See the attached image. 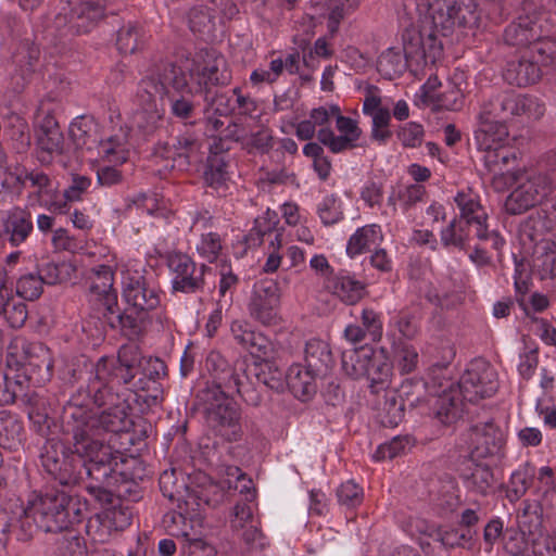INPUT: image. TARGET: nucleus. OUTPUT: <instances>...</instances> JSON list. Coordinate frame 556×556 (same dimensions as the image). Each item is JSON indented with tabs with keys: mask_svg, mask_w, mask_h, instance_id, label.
<instances>
[{
	"mask_svg": "<svg viewBox=\"0 0 556 556\" xmlns=\"http://www.w3.org/2000/svg\"><path fill=\"white\" fill-rule=\"evenodd\" d=\"M136 354L140 358L139 372L135 375L136 380L142 382L141 387L128 388L121 386L100 392L99 382L93 386L96 392V405L103 409L94 417H91V432H109L114 434H129L134 427L130 416L129 399L134 397L141 412L157 406L163 400V387L161 380L167 376V366L160 357L146 356L136 344Z\"/></svg>",
	"mask_w": 556,
	"mask_h": 556,
	"instance_id": "obj_1",
	"label": "nucleus"
},
{
	"mask_svg": "<svg viewBox=\"0 0 556 556\" xmlns=\"http://www.w3.org/2000/svg\"><path fill=\"white\" fill-rule=\"evenodd\" d=\"M88 502L78 494L50 489L34 493L18 513L1 526L20 542H29L38 531L60 533L85 518Z\"/></svg>",
	"mask_w": 556,
	"mask_h": 556,
	"instance_id": "obj_2",
	"label": "nucleus"
},
{
	"mask_svg": "<svg viewBox=\"0 0 556 556\" xmlns=\"http://www.w3.org/2000/svg\"><path fill=\"white\" fill-rule=\"evenodd\" d=\"M232 76L225 58L212 48L200 49L188 68L187 91L199 93L204 106L202 112L231 116L236 111L232 89L222 88L231 83Z\"/></svg>",
	"mask_w": 556,
	"mask_h": 556,
	"instance_id": "obj_3",
	"label": "nucleus"
},
{
	"mask_svg": "<svg viewBox=\"0 0 556 556\" xmlns=\"http://www.w3.org/2000/svg\"><path fill=\"white\" fill-rule=\"evenodd\" d=\"M139 368L140 358L136 354V344H123L116 358L101 356L89 371L86 387H79L65 402L90 409L91 403L96 405V392L92 390L96 382L101 384L100 392L103 395L108 388H142V382L134 378Z\"/></svg>",
	"mask_w": 556,
	"mask_h": 556,
	"instance_id": "obj_4",
	"label": "nucleus"
},
{
	"mask_svg": "<svg viewBox=\"0 0 556 556\" xmlns=\"http://www.w3.org/2000/svg\"><path fill=\"white\" fill-rule=\"evenodd\" d=\"M112 451L102 459L74 451V440L70 445L60 439H48L39 448V462L45 475L62 486H75L91 482V470L101 466L111 468Z\"/></svg>",
	"mask_w": 556,
	"mask_h": 556,
	"instance_id": "obj_5",
	"label": "nucleus"
},
{
	"mask_svg": "<svg viewBox=\"0 0 556 556\" xmlns=\"http://www.w3.org/2000/svg\"><path fill=\"white\" fill-rule=\"evenodd\" d=\"M122 296L128 305L111 317V329L135 338L142 334L149 320V313L161 304V290L152 279L138 271H127L122 281Z\"/></svg>",
	"mask_w": 556,
	"mask_h": 556,
	"instance_id": "obj_6",
	"label": "nucleus"
},
{
	"mask_svg": "<svg viewBox=\"0 0 556 556\" xmlns=\"http://www.w3.org/2000/svg\"><path fill=\"white\" fill-rule=\"evenodd\" d=\"M43 352V346L38 343H30L23 338H15L8 346V365H16L23 368V374L0 371V406L12 405L18 395H23L31 377L27 372L31 368L38 370L48 369L49 364L46 361H38V352Z\"/></svg>",
	"mask_w": 556,
	"mask_h": 556,
	"instance_id": "obj_7",
	"label": "nucleus"
},
{
	"mask_svg": "<svg viewBox=\"0 0 556 556\" xmlns=\"http://www.w3.org/2000/svg\"><path fill=\"white\" fill-rule=\"evenodd\" d=\"M90 472L91 482L85 486V491L102 508L99 514L113 533L123 531L131 523L132 513L113 491L117 476L105 466Z\"/></svg>",
	"mask_w": 556,
	"mask_h": 556,
	"instance_id": "obj_8",
	"label": "nucleus"
},
{
	"mask_svg": "<svg viewBox=\"0 0 556 556\" xmlns=\"http://www.w3.org/2000/svg\"><path fill=\"white\" fill-rule=\"evenodd\" d=\"M418 8L425 11L429 27L443 37L476 24L479 18L476 0H419Z\"/></svg>",
	"mask_w": 556,
	"mask_h": 556,
	"instance_id": "obj_9",
	"label": "nucleus"
},
{
	"mask_svg": "<svg viewBox=\"0 0 556 556\" xmlns=\"http://www.w3.org/2000/svg\"><path fill=\"white\" fill-rule=\"evenodd\" d=\"M200 391L198 399L203 403L206 426L228 442L240 441L243 437L240 406L223 391Z\"/></svg>",
	"mask_w": 556,
	"mask_h": 556,
	"instance_id": "obj_10",
	"label": "nucleus"
},
{
	"mask_svg": "<svg viewBox=\"0 0 556 556\" xmlns=\"http://www.w3.org/2000/svg\"><path fill=\"white\" fill-rule=\"evenodd\" d=\"M514 180L517 186L504 203L509 215H520L541 204L555 189L554 178L548 172H543V168L517 173Z\"/></svg>",
	"mask_w": 556,
	"mask_h": 556,
	"instance_id": "obj_11",
	"label": "nucleus"
},
{
	"mask_svg": "<svg viewBox=\"0 0 556 556\" xmlns=\"http://www.w3.org/2000/svg\"><path fill=\"white\" fill-rule=\"evenodd\" d=\"M551 17V14L539 7L534 0H525L521 13L504 29V42L518 48L532 46L551 31L553 27Z\"/></svg>",
	"mask_w": 556,
	"mask_h": 556,
	"instance_id": "obj_12",
	"label": "nucleus"
},
{
	"mask_svg": "<svg viewBox=\"0 0 556 556\" xmlns=\"http://www.w3.org/2000/svg\"><path fill=\"white\" fill-rule=\"evenodd\" d=\"M513 91L496 90L484 94L478 115L479 126L475 130L473 139L483 142L484 136L506 139L507 121L513 118Z\"/></svg>",
	"mask_w": 556,
	"mask_h": 556,
	"instance_id": "obj_13",
	"label": "nucleus"
},
{
	"mask_svg": "<svg viewBox=\"0 0 556 556\" xmlns=\"http://www.w3.org/2000/svg\"><path fill=\"white\" fill-rule=\"evenodd\" d=\"M89 412V408L64 402L61 418L64 424L65 432L74 440L75 452L94 457L100 455V458L103 459L110 454L112 446L93 438Z\"/></svg>",
	"mask_w": 556,
	"mask_h": 556,
	"instance_id": "obj_14",
	"label": "nucleus"
},
{
	"mask_svg": "<svg viewBox=\"0 0 556 556\" xmlns=\"http://www.w3.org/2000/svg\"><path fill=\"white\" fill-rule=\"evenodd\" d=\"M187 78L188 71L185 72L173 62L165 61L155 65L138 84L136 101L139 109L156 108V96L166 94L168 87L174 90H187Z\"/></svg>",
	"mask_w": 556,
	"mask_h": 556,
	"instance_id": "obj_15",
	"label": "nucleus"
},
{
	"mask_svg": "<svg viewBox=\"0 0 556 556\" xmlns=\"http://www.w3.org/2000/svg\"><path fill=\"white\" fill-rule=\"evenodd\" d=\"M505 437L492 419L470 425L459 437L458 447L471 459L503 455Z\"/></svg>",
	"mask_w": 556,
	"mask_h": 556,
	"instance_id": "obj_16",
	"label": "nucleus"
},
{
	"mask_svg": "<svg viewBox=\"0 0 556 556\" xmlns=\"http://www.w3.org/2000/svg\"><path fill=\"white\" fill-rule=\"evenodd\" d=\"M165 262L172 275L173 292L194 294L205 289V274L211 268L205 264L198 265L191 256L180 251L167 252Z\"/></svg>",
	"mask_w": 556,
	"mask_h": 556,
	"instance_id": "obj_17",
	"label": "nucleus"
},
{
	"mask_svg": "<svg viewBox=\"0 0 556 556\" xmlns=\"http://www.w3.org/2000/svg\"><path fill=\"white\" fill-rule=\"evenodd\" d=\"M456 390L463 400L477 403L493 396L498 389L497 374L483 358L471 361L462 375Z\"/></svg>",
	"mask_w": 556,
	"mask_h": 556,
	"instance_id": "obj_18",
	"label": "nucleus"
},
{
	"mask_svg": "<svg viewBox=\"0 0 556 556\" xmlns=\"http://www.w3.org/2000/svg\"><path fill=\"white\" fill-rule=\"evenodd\" d=\"M114 273L108 265L93 269L88 288V304L94 316L111 327V317L117 313V291L113 287Z\"/></svg>",
	"mask_w": 556,
	"mask_h": 556,
	"instance_id": "obj_19",
	"label": "nucleus"
},
{
	"mask_svg": "<svg viewBox=\"0 0 556 556\" xmlns=\"http://www.w3.org/2000/svg\"><path fill=\"white\" fill-rule=\"evenodd\" d=\"M204 482L202 484H188L186 482L182 472L176 469L164 470L159 479L160 490L162 494L167 497L170 502L185 503V501L191 500L193 495L199 497H223V490L215 483L207 481V478L203 477Z\"/></svg>",
	"mask_w": 556,
	"mask_h": 556,
	"instance_id": "obj_20",
	"label": "nucleus"
},
{
	"mask_svg": "<svg viewBox=\"0 0 556 556\" xmlns=\"http://www.w3.org/2000/svg\"><path fill=\"white\" fill-rule=\"evenodd\" d=\"M206 368L211 376L204 389L201 391H223L226 396L233 394L241 380L248 372L244 362L237 361L230 364L219 352L212 351L206 357Z\"/></svg>",
	"mask_w": 556,
	"mask_h": 556,
	"instance_id": "obj_21",
	"label": "nucleus"
},
{
	"mask_svg": "<svg viewBox=\"0 0 556 556\" xmlns=\"http://www.w3.org/2000/svg\"><path fill=\"white\" fill-rule=\"evenodd\" d=\"M432 28L424 25L419 31L403 33V55L416 65L434 63L442 54L443 45Z\"/></svg>",
	"mask_w": 556,
	"mask_h": 556,
	"instance_id": "obj_22",
	"label": "nucleus"
},
{
	"mask_svg": "<svg viewBox=\"0 0 556 556\" xmlns=\"http://www.w3.org/2000/svg\"><path fill=\"white\" fill-rule=\"evenodd\" d=\"M191 500L177 504V509L166 513L163 517L164 527L175 536L186 540L190 536L192 522L200 519L205 507H215L223 497L193 495Z\"/></svg>",
	"mask_w": 556,
	"mask_h": 556,
	"instance_id": "obj_23",
	"label": "nucleus"
},
{
	"mask_svg": "<svg viewBox=\"0 0 556 556\" xmlns=\"http://www.w3.org/2000/svg\"><path fill=\"white\" fill-rule=\"evenodd\" d=\"M280 305V290L278 282L264 278L257 280L248 304L250 316L262 325H271L276 321Z\"/></svg>",
	"mask_w": 556,
	"mask_h": 556,
	"instance_id": "obj_24",
	"label": "nucleus"
},
{
	"mask_svg": "<svg viewBox=\"0 0 556 556\" xmlns=\"http://www.w3.org/2000/svg\"><path fill=\"white\" fill-rule=\"evenodd\" d=\"M336 127L339 135H336L330 127L319 128L317 140H319L331 153L338 154L362 147L358 143L362 137V129L357 121L341 114V110L336 115Z\"/></svg>",
	"mask_w": 556,
	"mask_h": 556,
	"instance_id": "obj_25",
	"label": "nucleus"
},
{
	"mask_svg": "<svg viewBox=\"0 0 556 556\" xmlns=\"http://www.w3.org/2000/svg\"><path fill=\"white\" fill-rule=\"evenodd\" d=\"M37 125L38 159L41 163H48L53 154L63 152L64 137L52 111L45 105L37 111Z\"/></svg>",
	"mask_w": 556,
	"mask_h": 556,
	"instance_id": "obj_26",
	"label": "nucleus"
},
{
	"mask_svg": "<svg viewBox=\"0 0 556 556\" xmlns=\"http://www.w3.org/2000/svg\"><path fill=\"white\" fill-rule=\"evenodd\" d=\"M504 140L493 136H484L482 144V141L475 139L477 148L482 152L481 161L488 173L503 174L506 170L508 172L509 162L516 161L515 152L501 144Z\"/></svg>",
	"mask_w": 556,
	"mask_h": 556,
	"instance_id": "obj_27",
	"label": "nucleus"
},
{
	"mask_svg": "<svg viewBox=\"0 0 556 556\" xmlns=\"http://www.w3.org/2000/svg\"><path fill=\"white\" fill-rule=\"evenodd\" d=\"M4 241L11 247L24 243L34 230L31 213L15 206L9 210L1 222Z\"/></svg>",
	"mask_w": 556,
	"mask_h": 556,
	"instance_id": "obj_28",
	"label": "nucleus"
},
{
	"mask_svg": "<svg viewBox=\"0 0 556 556\" xmlns=\"http://www.w3.org/2000/svg\"><path fill=\"white\" fill-rule=\"evenodd\" d=\"M71 7V18L75 21L76 33H88L104 17L106 0H65Z\"/></svg>",
	"mask_w": 556,
	"mask_h": 556,
	"instance_id": "obj_29",
	"label": "nucleus"
},
{
	"mask_svg": "<svg viewBox=\"0 0 556 556\" xmlns=\"http://www.w3.org/2000/svg\"><path fill=\"white\" fill-rule=\"evenodd\" d=\"M71 7V18L75 21L76 33H88L104 17L106 0H65Z\"/></svg>",
	"mask_w": 556,
	"mask_h": 556,
	"instance_id": "obj_30",
	"label": "nucleus"
},
{
	"mask_svg": "<svg viewBox=\"0 0 556 556\" xmlns=\"http://www.w3.org/2000/svg\"><path fill=\"white\" fill-rule=\"evenodd\" d=\"M477 460L469 458L460 468L459 478L469 492L486 495L494 484V475L489 465Z\"/></svg>",
	"mask_w": 556,
	"mask_h": 556,
	"instance_id": "obj_31",
	"label": "nucleus"
},
{
	"mask_svg": "<svg viewBox=\"0 0 556 556\" xmlns=\"http://www.w3.org/2000/svg\"><path fill=\"white\" fill-rule=\"evenodd\" d=\"M326 288L348 305L356 304L365 293V285L345 270L331 273L326 279Z\"/></svg>",
	"mask_w": 556,
	"mask_h": 556,
	"instance_id": "obj_32",
	"label": "nucleus"
},
{
	"mask_svg": "<svg viewBox=\"0 0 556 556\" xmlns=\"http://www.w3.org/2000/svg\"><path fill=\"white\" fill-rule=\"evenodd\" d=\"M319 378L323 376L315 375L305 365L292 364L286 372V384L296 399L305 402L316 394Z\"/></svg>",
	"mask_w": 556,
	"mask_h": 556,
	"instance_id": "obj_33",
	"label": "nucleus"
},
{
	"mask_svg": "<svg viewBox=\"0 0 556 556\" xmlns=\"http://www.w3.org/2000/svg\"><path fill=\"white\" fill-rule=\"evenodd\" d=\"M542 71L532 58L521 56L518 60L508 61L503 72V78L511 86L527 87L540 80Z\"/></svg>",
	"mask_w": 556,
	"mask_h": 556,
	"instance_id": "obj_34",
	"label": "nucleus"
},
{
	"mask_svg": "<svg viewBox=\"0 0 556 556\" xmlns=\"http://www.w3.org/2000/svg\"><path fill=\"white\" fill-rule=\"evenodd\" d=\"M454 201L459 210V215L455 217L471 223L475 235L481 236L482 226L488 222V213L482 206L479 195L470 191H459Z\"/></svg>",
	"mask_w": 556,
	"mask_h": 556,
	"instance_id": "obj_35",
	"label": "nucleus"
},
{
	"mask_svg": "<svg viewBox=\"0 0 556 556\" xmlns=\"http://www.w3.org/2000/svg\"><path fill=\"white\" fill-rule=\"evenodd\" d=\"M305 366L315 375L327 376L334 366V358L329 344L320 339H311L304 350Z\"/></svg>",
	"mask_w": 556,
	"mask_h": 556,
	"instance_id": "obj_36",
	"label": "nucleus"
},
{
	"mask_svg": "<svg viewBox=\"0 0 556 556\" xmlns=\"http://www.w3.org/2000/svg\"><path fill=\"white\" fill-rule=\"evenodd\" d=\"M177 93L168 96L169 112L173 117L184 123L185 126L200 125V104L192 98L199 93L187 90H175Z\"/></svg>",
	"mask_w": 556,
	"mask_h": 556,
	"instance_id": "obj_37",
	"label": "nucleus"
},
{
	"mask_svg": "<svg viewBox=\"0 0 556 556\" xmlns=\"http://www.w3.org/2000/svg\"><path fill=\"white\" fill-rule=\"evenodd\" d=\"M374 358L375 350L368 344L344 350L341 356L342 369L352 379L364 378Z\"/></svg>",
	"mask_w": 556,
	"mask_h": 556,
	"instance_id": "obj_38",
	"label": "nucleus"
},
{
	"mask_svg": "<svg viewBox=\"0 0 556 556\" xmlns=\"http://www.w3.org/2000/svg\"><path fill=\"white\" fill-rule=\"evenodd\" d=\"M460 394L451 389L443 392L433 404V415L442 425L450 426L456 422L463 415L464 404Z\"/></svg>",
	"mask_w": 556,
	"mask_h": 556,
	"instance_id": "obj_39",
	"label": "nucleus"
},
{
	"mask_svg": "<svg viewBox=\"0 0 556 556\" xmlns=\"http://www.w3.org/2000/svg\"><path fill=\"white\" fill-rule=\"evenodd\" d=\"M473 225L468 220L454 217L446 227L440 231L441 244L446 248H455L466 251L469 248Z\"/></svg>",
	"mask_w": 556,
	"mask_h": 556,
	"instance_id": "obj_40",
	"label": "nucleus"
},
{
	"mask_svg": "<svg viewBox=\"0 0 556 556\" xmlns=\"http://www.w3.org/2000/svg\"><path fill=\"white\" fill-rule=\"evenodd\" d=\"M383 236L379 225L370 224L356 229L349 238L346 254L353 258L369 250V248L382 241Z\"/></svg>",
	"mask_w": 556,
	"mask_h": 556,
	"instance_id": "obj_41",
	"label": "nucleus"
},
{
	"mask_svg": "<svg viewBox=\"0 0 556 556\" xmlns=\"http://www.w3.org/2000/svg\"><path fill=\"white\" fill-rule=\"evenodd\" d=\"M388 337L392 341L391 353L397 370L403 375L416 370L419 356L415 346L394 334Z\"/></svg>",
	"mask_w": 556,
	"mask_h": 556,
	"instance_id": "obj_42",
	"label": "nucleus"
},
{
	"mask_svg": "<svg viewBox=\"0 0 556 556\" xmlns=\"http://www.w3.org/2000/svg\"><path fill=\"white\" fill-rule=\"evenodd\" d=\"M187 24L193 34L203 39H210L215 30V17L210 10L203 5L190 8L186 14Z\"/></svg>",
	"mask_w": 556,
	"mask_h": 556,
	"instance_id": "obj_43",
	"label": "nucleus"
},
{
	"mask_svg": "<svg viewBox=\"0 0 556 556\" xmlns=\"http://www.w3.org/2000/svg\"><path fill=\"white\" fill-rule=\"evenodd\" d=\"M253 375L256 381L264 387L281 392L286 386V374L273 362L254 363Z\"/></svg>",
	"mask_w": 556,
	"mask_h": 556,
	"instance_id": "obj_44",
	"label": "nucleus"
},
{
	"mask_svg": "<svg viewBox=\"0 0 556 556\" xmlns=\"http://www.w3.org/2000/svg\"><path fill=\"white\" fill-rule=\"evenodd\" d=\"M408 63L401 50L389 48L379 56L377 70L382 77L391 80L401 76L406 71Z\"/></svg>",
	"mask_w": 556,
	"mask_h": 556,
	"instance_id": "obj_45",
	"label": "nucleus"
},
{
	"mask_svg": "<svg viewBox=\"0 0 556 556\" xmlns=\"http://www.w3.org/2000/svg\"><path fill=\"white\" fill-rule=\"evenodd\" d=\"M228 164L222 151L215 150L206 160L203 178L208 187L218 189L228 180Z\"/></svg>",
	"mask_w": 556,
	"mask_h": 556,
	"instance_id": "obj_46",
	"label": "nucleus"
},
{
	"mask_svg": "<svg viewBox=\"0 0 556 556\" xmlns=\"http://www.w3.org/2000/svg\"><path fill=\"white\" fill-rule=\"evenodd\" d=\"M113 459L111 462V468L116 477V482L112 486L115 494L122 500V497H128L130 501H138L141 495L138 490V484L132 480L128 479L126 473L117 469L118 463H123V455L118 450L112 447Z\"/></svg>",
	"mask_w": 556,
	"mask_h": 556,
	"instance_id": "obj_47",
	"label": "nucleus"
},
{
	"mask_svg": "<svg viewBox=\"0 0 556 556\" xmlns=\"http://www.w3.org/2000/svg\"><path fill=\"white\" fill-rule=\"evenodd\" d=\"M384 402L379 408V421L383 427H396L404 418L405 403L397 397L395 391L384 393Z\"/></svg>",
	"mask_w": 556,
	"mask_h": 556,
	"instance_id": "obj_48",
	"label": "nucleus"
},
{
	"mask_svg": "<svg viewBox=\"0 0 556 556\" xmlns=\"http://www.w3.org/2000/svg\"><path fill=\"white\" fill-rule=\"evenodd\" d=\"M174 149V161L180 169H187L191 165L192 155L199 150V136L197 134H182L176 137Z\"/></svg>",
	"mask_w": 556,
	"mask_h": 556,
	"instance_id": "obj_49",
	"label": "nucleus"
},
{
	"mask_svg": "<svg viewBox=\"0 0 556 556\" xmlns=\"http://www.w3.org/2000/svg\"><path fill=\"white\" fill-rule=\"evenodd\" d=\"M127 142L128 135L121 128L118 134L100 142V152L106 161L123 164L128 157Z\"/></svg>",
	"mask_w": 556,
	"mask_h": 556,
	"instance_id": "obj_50",
	"label": "nucleus"
},
{
	"mask_svg": "<svg viewBox=\"0 0 556 556\" xmlns=\"http://www.w3.org/2000/svg\"><path fill=\"white\" fill-rule=\"evenodd\" d=\"M23 424L9 410L0 412V445L12 447L21 442Z\"/></svg>",
	"mask_w": 556,
	"mask_h": 556,
	"instance_id": "obj_51",
	"label": "nucleus"
},
{
	"mask_svg": "<svg viewBox=\"0 0 556 556\" xmlns=\"http://www.w3.org/2000/svg\"><path fill=\"white\" fill-rule=\"evenodd\" d=\"M513 117L526 116L528 118L539 119L544 115L545 105L539 98L529 94H518L513 92Z\"/></svg>",
	"mask_w": 556,
	"mask_h": 556,
	"instance_id": "obj_52",
	"label": "nucleus"
},
{
	"mask_svg": "<svg viewBox=\"0 0 556 556\" xmlns=\"http://www.w3.org/2000/svg\"><path fill=\"white\" fill-rule=\"evenodd\" d=\"M164 112L157 108L138 109L134 115V127L142 135L150 136L154 134L163 122Z\"/></svg>",
	"mask_w": 556,
	"mask_h": 556,
	"instance_id": "obj_53",
	"label": "nucleus"
},
{
	"mask_svg": "<svg viewBox=\"0 0 556 556\" xmlns=\"http://www.w3.org/2000/svg\"><path fill=\"white\" fill-rule=\"evenodd\" d=\"M365 377L369 380V388L371 393L378 394L381 391H389L391 365L383 361L374 358L371 365L368 367V375Z\"/></svg>",
	"mask_w": 556,
	"mask_h": 556,
	"instance_id": "obj_54",
	"label": "nucleus"
},
{
	"mask_svg": "<svg viewBox=\"0 0 556 556\" xmlns=\"http://www.w3.org/2000/svg\"><path fill=\"white\" fill-rule=\"evenodd\" d=\"M142 45L141 29L131 23L121 27L117 31L116 46L121 53L131 54Z\"/></svg>",
	"mask_w": 556,
	"mask_h": 556,
	"instance_id": "obj_55",
	"label": "nucleus"
},
{
	"mask_svg": "<svg viewBox=\"0 0 556 556\" xmlns=\"http://www.w3.org/2000/svg\"><path fill=\"white\" fill-rule=\"evenodd\" d=\"M393 326L402 338L413 340L420 332V318L408 308H403L393 317Z\"/></svg>",
	"mask_w": 556,
	"mask_h": 556,
	"instance_id": "obj_56",
	"label": "nucleus"
},
{
	"mask_svg": "<svg viewBox=\"0 0 556 556\" xmlns=\"http://www.w3.org/2000/svg\"><path fill=\"white\" fill-rule=\"evenodd\" d=\"M547 33L542 39L531 46L532 58L543 66H556V39L549 38Z\"/></svg>",
	"mask_w": 556,
	"mask_h": 556,
	"instance_id": "obj_57",
	"label": "nucleus"
},
{
	"mask_svg": "<svg viewBox=\"0 0 556 556\" xmlns=\"http://www.w3.org/2000/svg\"><path fill=\"white\" fill-rule=\"evenodd\" d=\"M371 117V132L370 138L378 142L380 146L387 144L392 137V131L389 129L391 122V112L388 108L378 110V112L370 115Z\"/></svg>",
	"mask_w": 556,
	"mask_h": 556,
	"instance_id": "obj_58",
	"label": "nucleus"
},
{
	"mask_svg": "<svg viewBox=\"0 0 556 556\" xmlns=\"http://www.w3.org/2000/svg\"><path fill=\"white\" fill-rule=\"evenodd\" d=\"M42 291V279L35 273L22 275L16 281V295L26 301L37 300Z\"/></svg>",
	"mask_w": 556,
	"mask_h": 556,
	"instance_id": "obj_59",
	"label": "nucleus"
},
{
	"mask_svg": "<svg viewBox=\"0 0 556 556\" xmlns=\"http://www.w3.org/2000/svg\"><path fill=\"white\" fill-rule=\"evenodd\" d=\"M17 180L24 188L37 189V197L49 194L52 191L51 178L39 169L25 170L18 175Z\"/></svg>",
	"mask_w": 556,
	"mask_h": 556,
	"instance_id": "obj_60",
	"label": "nucleus"
},
{
	"mask_svg": "<svg viewBox=\"0 0 556 556\" xmlns=\"http://www.w3.org/2000/svg\"><path fill=\"white\" fill-rule=\"evenodd\" d=\"M548 224L540 214L528 216L520 225V236L523 240L538 243L543 240L544 231H549Z\"/></svg>",
	"mask_w": 556,
	"mask_h": 556,
	"instance_id": "obj_61",
	"label": "nucleus"
},
{
	"mask_svg": "<svg viewBox=\"0 0 556 556\" xmlns=\"http://www.w3.org/2000/svg\"><path fill=\"white\" fill-rule=\"evenodd\" d=\"M317 214L325 226H332L343 219L341 201L329 194L317 206Z\"/></svg>",
	"mask_w": 556,
	"mask_h": 556,
	"instance_id": "obj_62",
	"label": "nucleus"
},
{
	"mask_svg": "<svg viewBox=\"0 0 556 556\" xmlns=\"http://www.w3.org/2000/svg\"><path fill=\"white\" fill-rule=\"evenodd\" d=\"M94 130L96 124L91 117L78 116L71 123L68 134L76 148H83Z\"/></svg>",
	"mask_w": 556,
	"mask_h": 556,
	"instance_id": "obj_63",
	"label": "nucleus"
},
{
	"mask_svg": "<svg viewBox=\"0 0 556 556\" xmlns=\"http://www.w3.org/2000/svg\"><path fill=\"white\" fill-rule=\"evenodd\" d=\"M181 556H217L216 547L205 538L190 535L182 540Z\"/></svg>",
	"mask_w": 556,
	"mask_h": 556,
	"instance_id": "obj_64",
	"label": "nucleus"
}]
</instances>
